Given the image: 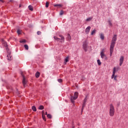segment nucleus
Instances as JSON below:
<instances>
[{
    "mask_svg": "<svg viewBox=\"0 0 128 128\" xmlns=\"http://www.w3.org/2000/svg\"><path fill=\"white\" fill-rule=\"evenodd\" d=\"M50 4H48V2H46V8H48V5Z\"/></svg>",
    "mask_w": 128,
    "mask_h": 128,
    "instance_id": "obj_33",
    "label": "nucleus"
},
{
    "mask_svg": "<svg viewBox=\"0 0 128 128\" xmlns=\"http://www.w3.org/2000/svg\"><path fill=\"white\" fill-rule=\"evenodd\" d=\"M9 50L10 49H8V48H6V50L8 52V54H7L8 60L10 61V60H12V56H10L11 52Z\"/></svg>",
    "mask_w": 128,
    "mask_h": 128,
    "instance_id": "obj_3",
    "label": "nucleus"
},
{
    "mask_svg": "<svg viewBox=\"0 0 128 128\" xmlns=\"http://www.w3.org/2000/svg\"><path fill=\"white\" fill-rule=\"evenodd\" d=\"M45 114H46V116H48V112H45Z\"/></svg>",
    "mask_w": 128,
    "mask_h": 128,
    "instance_id": "obj_39",
    "label": "nucleus"
},
{
    "mask_svg": "<svg viewBox=\"0 0 128 128\" xmlns=\"http://www.w3.org/2000/svg\"><path fill=\"white\" fill-rule=\"evenodd\" d=\"M86 103L83 102L82 106V112L84 109V106H86Z\"/></svg>",
    "mask_w": 128,
    "mask_h": 128,
    "instance_id": "obj_16",
    "label": "nucleus"
},
{
    "mask_svg": "<svg viewBox=\"0 0 128 128\" xmlns=\"http://www.w3.org/2000/svg\"><path fill=\"white\" fill-rule=\"evenodd\" d=\"M19 7L21 8L22 7V4H20V6H19Z\"/></svg>",
    "mask_w": 128,
    "mask_h": 128,
    "instance_id": "obj_40",
    "label": "nucleus"
},
{
    "mask_svg": "<svg viewBox=\"0 0 128 128\" xmlns=\"http://www.w3.org/2000/svg\"><path fill=\"white\" fill-rule=\"evenodd\" d=\"M3 44H4V46L5 48H8V44L6 43V42H4V40H3Z\"/></svg>",
    "mask_w": 128,
    "mask_h": 128,
    "instance_id": "obj_19",
    "label": "nucleus"
},
{
    "mask_svg": "<svg viewBox=\"0 0 128 128\" xmlns=\"http://www.w3.org/2000/svg\"><path fill=\"white\" fill-rule=\"evenodd\" d=\"M116 36H117L116 34L114 35L112 40L111 44L116 45V40H118V38Z\"/></svg>",
    "mask_w": 128,
    "mask_h": 128,
    "instance_id": "obj_5",
    "label": "nucleus"
},
{
    "mask_svg": "<svg viewBox=\"0 0 128 128\" xmlns=\"http://www.w3.org/2000/svg\"><path fill=\"white\" fill-rule=\"evenodd\" d=\"M64 10H61L60 12V16H62V14H64Z\"/></svg>",
    "mask_w": 128,
    "mask_h": 128,
    "instance_id": "obj_27",
    "label": "nucleus"
},
{
    "mask_svg": "<svg viewBox=\"0 0 128 128\" xmlns=\"http://www.w3.org/2000/svg\"><path fill=\"white\" fill-rule=\"evenodd\" d=\"M118 68H116V67H114L113 69V72H112V74L111 76V78H114V76L116 75V72H118Z\"/></svg>",
    "mask_w": 128,
    "mask_h": 128,
    "instance_id": "obj_9",
    "label": "nucleus"
},
{
    "mask_svg": "<svg viewBox=\"0 0 128 128\" xmlns=\"http://www.w3.org/2000/svg\"><path fill=\"white\" fill-rule=\"evenodd\" d=\"M92 20V18L90 17L86 20V22H90Z\"/></svg>",
    "mask_w": 128,
    "mask_h": 128,
    "instance_id": "obj_24",
    "label": "nucleus"
},
{
    "mask_svg": "<svg viewBox=\"0 0 128 128\" xmlns=\"http://www.w3.org/2000/svg\"><path fill=\"white\" fill-rule=\"evenodd\" d=\"M96 29H94V30H93L91 33V36H94V34H96Z\"/></svg>",
    "mask_w": 128,
    "mask_h": 128,
    "instance_id": "obj_20",
    "label": "nucleus"
},
{
    "mask_svg": "<svg viewBox=\"0 0 128 128\" xmlns=\"http://www.w3.org/2000/svg\"><path fill=\"white\" fill-rule=\"evenodd\" d=\"M90 26H88L86 28L85 32L86 34H88V32H90Z\"/></svg>",
    "mask_w": 128,
    "mask_h": 128,
    "instance_id": "obj_13",
    "label": "nucleus"
},
{
    "mask_svg": "<svg viewBox=\"0 0 128 128\" xmlns=\"http://www.w3.org/2000/svg\"><path fill=\"white\" fill-rule=\"evenodd\" d=\"M116 78H118V76H114V80H118L116 79Z\"/></svg>",
    "mask_w": 128,
    "mask_h": 128,
    "instance_id": "obj_35",
    "label": "nucleus"
},
{
    "mask_svg": "<svg viewBox=\"0 0 128 128\" xmlns=\"http://www.w3.org/2000/svg\"><path fill=\"white\" fill-rule=\"evenodd\" d=\"M100 56L102 58H104L105 60H107L106 56L104 54V49H102L100 52Z\"/></svg>",
    "mask_w": 128,
    "mask_h": 128,
    "instance_id": "obj_7",
    "label": "nucleus"
},
{
    "mask_svg": "<svg viewBox=\"0 0 128 128\" xmlns=\"http://www.w3.org/2000/svg\"><path fill=\"white\" fill-rule=\"evenodd\" d=\"M21 74L23 78L22 84L24 86H26V77H24V74L22 72L21 73Z\"/></svg>",
    "mask_w": 128,
    "mask_h": 128,
    "instance_id": "obj_11",
    "label": "nucleus"
},
{
    "mask_svg": "<svg viewBox=\"0 0 128 128\" xmlns=\"http://www.w3.org/2000/svg\"><path fill=\"white\" fill-rule=\"evenodd\" d=\"M88 100V98H86V96L84 98V103H86V101Z\"/></svg>",
    "mask_w": 128,
    "mask_h": 128,
    "instance_id": "obj_30",
    "label": "nucleus"
},
{
    "mask_svg": "<svg viewBox=\"0 0 128 128\" xmlns=\"http://www.w3.org/2000/svg\"><path fill=\"white\" fill-rule=\"evenodd\" d=\"M42 118L44 120H46V116H44V111H42Z\"/></svg>",
    "mask_w": 128,
    "mask_h": 128,
    "instance_id": "obj_15",
    "label": "nucleus"
},
{
    "mask_svg": "<svg viewBox=\"0 0 128 128\" xmlns=\"http://www.w3.org/2000/svg\"><path fill=\"white\" fill-rule=\"evenodd\" d=\"M32 110L34 112H36V106H32Z\"/></svg>",
    "mask_w": 128,
    "mask_h": 128,
    "instance_id": "obj_23",
    "label": "nucleus"
},
{
    "mask_svg": "<svg viewBox=\"0 0 128 128\" xmlns=\"http://www.w3.org/2000/svg\"><path fill=\"white\" fill-rule=\"evenodd\" d=\"M100 38L101 40H104V36L103 34H101L100 35Z\"/></svg>",
    "mask_w": 128,
    "mask_h": 128,
    "instance_id": "obj_22",
    "label": "nucleus"
},
{
    "mask_svg": "<svg viewBox=\"0 0 128 128\" xmlns=\"http://www.w3.org/2000/svg\"><path fill=\"white\" fill-rule=\"evenodd\" d=\"M114 44H110V56H112V52H114Z\"/></svg>",
    "mask_w": 128,
    "mask_h": 128,
    "instance_id": "obj_8",
    "label": "nucleus"
},
{
    "mask_svg": "<svg viewBox=\"0 0 128 128\" xmlns=\"http://www.w3.org/2000/svg\"><path fill=\"white\" fill-rule=\"evenodd\" d=\"M68 62V56H67L65 60H64V64H66V62Z\"/></svg>",
    "mask_w": 128,
    "mask_h": 128,
    "instance_id": "obj_17",
    "label": "nucleus"
},
{
    "mask_svg": "<svg viewBox=\"0 0 128 128\" xmlns=\"http://www.w3.org/2000/svg\"><path fill=\"white\" fill-rule=\"evenodd\" d=\"M17 33L18 34H22V31L20 30H17Z\"/></svg>",
    "mask_w": 128,
    "mask_h": 128,
    "instance_id": "obj_29",
    "label": "nucleus"
},
{
    "mask_svg": "<svg viewBox=\"0 0 128 128\" xmlns=\"http://www.w3.org/2000/svg\"><path fill=\"white\" fill-rule=\"evenodd\" d=\"M71 37H70V35L69 34H68V36L66 38L67 40H68V42H70V40H71Z\"/></svg>",
    "mask_w": 128,
    "mask_h": 128,
    "instance_id": "obj_18",
    "label": "nucleus"
},
{
    "mask_svg": "<svg viewBox=\"0 0 128 128\" xmlns=\"http://www.w3.org/2000/svg\"><path fill=\"white\" fill-rule=\"evenodd\" d=\"M28 9L30 10H31L32 12V10H34V8H32V6H28Z\"/></svg>",
    "mask_w": 128,
    "mask_h": 128,
    "instance_id": "obj_21",
    "label": "nucleus"
},
{
    "mask_svg": "<svg viewBox=\"0 0 128 128\" xmlns=\"http://www.w3.org/2000/svg\"><path fill=\"white\" fill-rule=\"evenodd\" d=\"M108 22L109 24L112 26V21H110V20H108Z\"/></svg>",
    "mask_w": 128,
    "mask_h": 128,
    "instance_id": "obj_28",
    "label": "nucleus"
},
{
    "mask_svg": "<svg viewBox=\"0 0 128 128\" xmlns=\"http://www.w3.org/2000/svg\"><path fill=\"white\" fill-rule=\"evenodd\" d=\"M58 82H60V83L62 82V79H58Z\"/></svg>",
    "mask_w": 128,
    "mask_h": 128,
    "instance_id": "obj_36",
    "label": "nucleus"
},
{
    "mask_svg": "<svg viewBox=\"0 0 128 128\" xmlns=\"http://www.w3.org/2000/svg\"><path fill=\"white\" fill-rule=\"evenodd\" d=\"M0 2H4V0H0Z\"/></svg>",
    "mask_w": 128,
    "mask_h": 128,
    "instance_id": "obj_38",
    "label": "nucleus"
},
{
    "mask_svg": "<svg viewBox=\"0 0 128 128\" xmlns=\"http://www.w3.org/2000/svg\"><path fill=\"white\" fill-rule=\"evenodd\" d=\"M47 118H52V115L50 114H47Z\"/></svg>",
    "mask_w": 128,
    "mask_h": 128,
    "instance_id": "obj_32",
    "label": "nucleus"
},
{
    "mask_svg": "<svg viewBox=\"0 0 128 128\" xmlns=\"http://www.w3.org/2000/svg\"><path fill=\"white\" fill-rule=\"evenodd\" d=\"M109 114L110 116H114V107L112 104L110 105Z\"/></svg>",
    "mask_w": 128,
    "mask_h": 128,
    "instance_id": "obj_1",
    "label": "nucleus"
},
{
    "mask_svg": "<svg viewBox=\"0 0 128 128\" xmlns=\"http://www.w3.org/2000/svg\"><path fill=\"white\" fill-rule=\"evenodd\" d=\"M24 46L26 50H28V44H25Z\"/></svg>",
    "mask_w": 128,
    "mask_h": 128,
    "instance_id": "obj_26",
    "label": "nucleus"
},
{
    "mask_svg": "<svg viewBox=\"0 0 128 128\" xmlns=\"http://www.w3.org/2000/svg\"><path fill=\"white\" fill-rule=\"evenodd\" d=\"M42 34V32H40V31H38L37 32V34H38V36H40V34Z\"/></svg>",
    "mask_w": 128,
    "mask_h": 128,
    "instance_id": "obj_37",
    "label": "nucleus"
},
{
    "mask_svg": "<svg viewBox=\"0 0 128 128\" xmlns=\"http://www.w3.org/2000/svg\"><path fill=\"white\" fill-rule=\"evenodd\" d=\"M88 40H86L85 41H84L83 42V48H84V50H85V52H86V50H88L86 49V48H88Z\"/></svg>",
    "mask_w": 128,
    "mask_h": 128,
    "instance_id": "obj_6",
    "label": "nucleus"
},
{
    "mask_svg": "<svg viewBox=\"0 0 128 128\" xmlns=\"http://www.w3.org/2000/svg\"><path fill=\"white\" fill-rule=\"evenodd\" d=\"M39 110H44V106H40L38 108Z\"/></svg>",
    "mask_w": 128,
    "mask_h": 128,
    "instance_id": "obj_31",
    "label": "nucleus"
},
{
    "mask_svg": "<svg viewBox=\"0 0 128 128\" xmlns=\"http://www.w3.org/2000/svg\"><path fill=\"white\" fill-rule=\"evenodd\" d=\"M59 36L61 38H60L56 36H54V39L55 40H57V42H58V40H60V39L63 42H64V36H62V35H60Z\"/></svg>",
    "mask_w": 128,
    "mask_h": 128,
    "instance_id": "obj_4",
    "label": "nucleus"
},
{
    "mask_svg": "<svg viewBox=\"0 0 128 128\" xmlns=\"http://www.w3.org/2000/svg\"><path fill=\"white\" fill-rule=\"evenodd\" d=\"M124 56H121L120 58V66H122V64H124Z\"/></svg>",
    "mask_w": 128,
    "mask_h": 128,
    "instance_id": "obj_10",
    "label": "nucleus"
},
{
    "mask_svg": "<svg viewBox=\"0 0 128 128\" xmlns=\"http://www.w3.org/2000/svg\"><path fill=\"white\" fill-rule=\"evenodd\" d=\"M78 98V92H75L74 94V96H72L70 97V101L72 104H74V100H76Z\"/></svg>",
    "mask_w": 128,
    "mask_h": 128,
    "instance_id": "obj_2",
    "label": "nucleus"
},
{
    "mask_svg": "<svg viewBox=\"0 0 128 128\" xmlns=\"http://www.w3.org/2000/svg\"><path fill=\"white\" fill-rule=\"evenodd\" d=\"M20 42H21V43L26 42V40H20Z\"/></svg>",
    "mask_w": 128,
    "mask_h": 128,
    "instance_id": "obj_34",
    "label": "nucleus"
},
{
    "mask_svg": "<svg viewBox=\"0 0 128 128\" xmlns=\"http://www.w3.org/2000/svg\"><path fill=\"white\" fill-rule=\"evenodd\" d=\"M54 6L55 8H60L62 6V4H54Z\"/></svg>",
    "mask_w": 128,
    "mask_h": 128,
    "instance_id": "obj_12",
    "label": "nucleus"
},
{
    "mask_svg": "<svg viewBox=\"0 0 128 128\" xmlns=\"http://www.w3.org/2000/svg\"><path fill=\"white\" fill-rule=\"evenodd\" d=\"M97 62L98 64V66H100V64H102V62H100V60H97Z\"/></svg>",
    "mask_w": 128,
    "mask_h": 128,
    "instance_id": "obj_25",
    "label": "nucleus"
},
{
    "mask_svg": "<svg viewBox=\"0 0 128 128\" xmlns=\"http://www.w3.org/2000/svg\"><path fill=\"white\" fill-rule=\"evenodd\" d=\"M40 73L38 72H36V78H40Z\"/></svg>",
    "mask_w": 128,
    "mask_h": 128,
    "instance_id": "obj_14",
    "label": "nucleus"
}]
</instances>
